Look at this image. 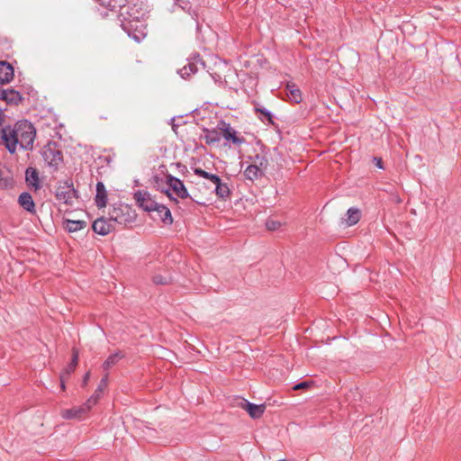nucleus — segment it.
Segmentation results:
<instances>
[{"instance_id": "3", "label": "nucleus", "mask_w": 461, "mask_h": 461, "mask_svg": "<svg viewBox=\"0 0 461 461\" xmlns=\"http://www.w3.org/2000/svg\"><path fill=\"white\" fill-rule=\"evenodd\" d=\"M44 162L54 171L58 170L63 162V155L59 146L55 141H49L41 150Z\"/></svg>"}, {"instance_id": "20", "label": "nucleus", "mask_w": 461, "mask_h": 461, "mask_svg": "<svg viewBox=\"0 0 461 461\" xmlns=\"http://www.w3.org/2000/svg\"><path fill=\"white\" fill-rule=\"evenodd\" d=\"M128 13L131 16H129L130 19L132 20H144L145 14L139 8H137L135 5L131 6L126 5L124 8L120 11L119 18L120 20L122 19V13Z\"/></svg>"}, {"instance_id": "34", "label": "nucleus", "mask_w": 461, "mask_h": 461, "mask_svg": "<svg viewBox=\"0 0 461 461\" xmlns=\"http://www.w3.org/2000/svg\"><path fill=\"white\" fill-rule=\"evenodd\" d=\"M256 164L258 165L261 170L263 171V168H266L267 166V159L265 157H259L258 155L256 156Z\"/></svg>"}, {"instance_id": "39", "label": "nucleus", "mask_w": 461, "mask_h": 461, "mask_svg": "<svg viewBox=\"0 0 461 461\" xmlns=\"http://www.w3.org/2000/svg\"><path fill=\"white\" fill-rule=\"evenodd\" d=\"M194 173L198 176H201L203 178H206L207 177V175L209 174L208 172H206L205 170L200 168V167H197V168H194Z\"/></svg>"}, {"instance_id": "17", "label": "nucleus", "mask_w": 461, "mask_h": 461, "mask_svg": "<svg viewBox=\"0 0 461 461\" xmlns=\"http://www.w3.org/2000/svg\"><path fill=\"white\" fill-rule=\"evenodd\" d=\"M95 204L98 208H104L107 204V192L103 182L96 184Z\"/></svg>"}, {"instance_id": "24", "label": "nucleus", "mask_w": 461, "mask_h": 461, "mask_svg": "<svg viewBox=\"0 0 461 461\" xmlns=\"http://www.w3.org/2000/svg\"><path fill=\"white\" fill-rule=\"evenodd\" d=\"M263 175V171L258 165H249L244 171V176L249 180H256Z\"/></svg>"}, {"instance_id": "27", "label": "nucleus", "mask_w": 461, "mask_h": 461, "mask_svg": "<svg viewBox=\"0 0 461 461\" xmlns=\"http://www.w3.org/2000/svg\"><path fill=\"white\" fill-rule=\"evenodd\" d=\"M86 226V222L85 221H73V220H66L65 228L68 232H75L84 229Z\"/></svg>"}, {"instance_id": "9", "label": "nucleus", "mask_w": 461, "mask_h": 461, "mask_svg": "<svg viewBox=\"0 0 461 461\" xmlns=\"http://www.w3.org/2000/svg\"><path fill=\"white\" fill-rule=\"evenodd\" d=\"M93 230L102 236L107 235L112 232L115 227L110 219H105L104 217L96 219L92 225Z\"/></svg>"}, {"instance_id": "4", "label": "nucleus", "mask_w": 461, "mask_h": 461, "mask_svg": "<svg viewBox=\"0 0 461 461\" xmlns=\"http://www.w3.org/2000/svg\"><path fill=\"white\" fill-rule=\"evenodd\" d=\"M166 178H167L166 183L169 188L165 190L164 193L167 194V196L171 201H174L176 203H178L177 198H176L172 195V193L170 192V190H172V192L178 198L185 199V198L189 197V193L182 180H180L179 178L173 176L171 175H167Z\"/></svg>"}, {"instance_id": "14", "label": "nucleus", "mask_w": 461, "mask_h": 461, "mask_svg": "<svg viewBox=\"0 0 461 461\" xmlns=\"http://www.w3.org/2000/svg\"><path fill=\"white\" fill-rule=\"evenodd\" d=\"M18 203L21 207H23L28 212L32 213V214H34L36 212L35 203H34L32 196L30 193L23 192L18 197Z\"/></svg>"}, {"instance_id": "11", "label": "nucleus", "mask_w": 461, "mask_h": 461, "mask_svg": "<svg viewBox=\"0 0 461 461\" xmlns=\"http://www.w3.org/2000/svg\"><path fill=\"white\" fill-rule=\"evenodd\" d=\"M201 62L202 65L204 63L202 61L199 54H195L192 59H188L187 65L184 66L181 69H179L178 73L183 78H186L191 75L197 72V63Z\"/></svg>"}, {"instance_id": "37", "label": "nucleus", "mask_w": 461, "mask_h": 461, "mask_svg": "<svg viewBox=\"0 0 461 461\" xmlns=\"http://www.w3.org/2000/svg\"><path fill=\"white\" fill-rule=\"evenodd\" d=\"M205 179H208L210 180L211 182H212L214 185L218 184L221 179L219 177V176L217 175H214V174H211L209 173L207 175V177Z\"/></svg>"}, {"instance_id": "1", "label": "nucleus", "mask_w": 461, "mask_h": 461, "mask_svg": "<svg viewBox=\"0 0 461 461\" xmlns=\"http://www.w3.org/2000/svg\"><path fill=\"white\" fill-rule=\"evenodd\" d=\"M35 137L36 130L33 124L27 120H21L14 126L3 127L0 131V144L11 154L15 153L18 145L22 149L32 150Z\"/></svg>"}, {"instance_id": "12", "label": "nucleus", "mask_w": 461, "mask_h": 461, "mask_svg": "<svg viewBox=\"0 0 461 461\" xmlns=\"http://www.w3.org/2000/svg\"><path fill=\"white\" fill-rule=\"evenodd\" d=\"M23 95L20 92L13 89V88H7L3 90L2 92V100L6 103V104L9 105H18L23 101Z\"/></svg>"}, {"instance_id": "28", "label": "nucleus", "mask_w": 461, "mask_h": 461, "mask_svg": "<svg viewBox=\"0 0 461 461\" xmlns=\"http://www.w3.org/2000/svg\"><path fill=\"white\" fill-rule=\"evenodd\" d=\"M78 350L77 348L72 349V358L70 363L67 366V367L63 370L62 373H65L67 376H69L74 370L76 369L78 363Z\"/></svg>"}, {"instance_id": "6", "label": "nucleus", "mask_w": 461, "mask_h": 461, "mask_svg": "<svg viewBox=\"0 0 461 461\" xmlns=\"http://www.w3.org/2000/svg\"><path fill=\"white\" fill-rule=\"evenodd\" d=\"M55 197L59 203L72 205L74 199L77 197V191L74 188L73 183L65 181L55 188Z\"/></svg>"}, {"instance_id": "30", "label": "nucleus", "mask_w": 461, "mask_h": 461, "mask_svg": "<svg viewBox=\"0 0 461 461\" xmlns=\"http://www.w3.org/2000/svg\"><path fill=\"white\" fill-rule=\"evenodd\" d=\"M99 399V393H94L86 400V402L84 404H82V407L84 409L86 408V413L92 409L94 405L97 403Z\"/></svg>"}, {"instance_id": "22", "label": "nucleus", "mask_w": 461, "mask_h": 461, "mask_svg": "<svg viewBox=\"0 0 461 461\" xmlns=\"http://www.w3.org/2000/svg\"><path fill=\"white\" fill-rule=\"evenodd\" d=\"M286 90L287 96L292 102L295 104H300L302 102L303 98L301 90L294 84L288 83L286 85Z\"/></svg>"}, {"instance_id": "33", "label": "nucleus", "mask_w": 461, "mask_h": 461, "mask_svg": "<svg viewBox=\"0 0 461 461\" xmlns=\"http://www.w3.org/2000/svg\"><path fill=\"white\" fill-rule=\"evenodd\" d=\"M107 381H108V375H105L104 377H103L99 383L98 387L95 391L94 393H99V397L101 396V393H103L104 389L107 386Z\"/></svg>"}, {"instance_id": "23", "label": "nucleus", "mask_w": 461, "mask_h": 461, "mask_svg": "<svg viewBox=\"0 0 461 461\" xmlns=\"http://www.w3.org/2000/svg\"><path fill=\"white\" fill-rule=\"evenodd\" d=\"M101 5L110 9L122 11L127 5V0H95Z\"/></svg>"}, {"instance_id": "41", "label": "nucleus", "mask_w": 461, "mask_h": 461, "mask_svg": "<svg viewBox=\"0 0 461 461\" xmlns=\"http://www.w3.org/2000/svg\"><path fill=\"white\" fill-rule=\"evenodd\" d=\"M69 376H67L65 373H61L59 379H60V387L62 390H65V382Z\"/></svg>"}, {"instance_id": "25", "label": "nucleus", "mask_w": 461, "mask_h": 461, "mask_svg": "<svg viewBox=\"0 0 461 461\" xmlns=\"http://www.w3.org/2000/svg\"><path fill=\"white\" fill-rule=\"evenodd\" d=\"M361 212L357 208L351 207L347 212V224L348 226H353L357 223L360 220Z\"/></svg>"}, {"instance_id": "19", "label": "nucleus", "mask_w": 461, "mask_h": 461, "mask_svg": "<svg viewBox=\"0 0 461 461\" xmlns=\"http://www.w3.org/2000/svg\"><path fill=\"white\" fill-rule=\"evenodd\" d=\"M154 212L158 213L162 222L167 225L172 224L173 218L171 212L166 205L158 203Z\"/></svg>"}, {"instance_id": "18", "label": "nucleus", "mask_w": 461, "mask_h": 461, "mask_svg": "<svg viewBox=\"0 0 461 461\" xmlns=\"http://www.w3.org/2000/svg\"><path fill=\"white\" fill-rule=\"evenodd\" d=\"M14 179L11 173L0 163V189L12 188Z\"/></svg>"}, {"instance_id": "32", "label": "nucleus", "mask_w": 461, "mask_h": 461, "mask_svg": "<svg viewBox=\"0 0 461 461\" xmlns=\"http://www.w3.org/2000/svg\"><path fill=\"white\" fill-rule=\"evenodd\" d=\"M281 226H282V223L279 221H276V220H273V219H268L266 221V228L268 230H271V231L278 230Z\"/></svg>"}, {"instance_id": "42", "label": "nucleus", "mask_w": 461, "mask_h": 461, "mask_svg": "<svg viewBox=\"0 0 461 461\" xmlns=\"http://www.w3.org/2000/svg\"><path fill=\"white\" fill-rule=\"evenodd\" d=\"M374 161L375 163V166L378 167V168H383V160L381 158H376L375 157L374 158Z\"/></svg>"}, {"instance_id": "16", "label": "nucleus", "mask_w": 461, "mask_h": 461, "mask_svg": "<svg viewBox=\"0 0 461 461\" xmlns=\"http://www.w3.org/2000/svg\"><path fill=\"white\" fill-rule=\"evenodd\" d=\"M86 414V408L81 406L73 407L71 409L64 410L61 411L62 418L66 420L77 419L81 420Z\"/></svg>"}, {"instance_id": "44", "label": "nucleus", "mask_w": 461, "mask_h": 461, "mask_svg": "<svg viewBox=\"0 0 461 461\" xmlns=\"http://www.w3.org/2000/svg\"><path fill=\"white\" fill-rule=\"evenodd\" d=\"M111 117V114L109 113H106L105 114H100V119L102 120H108Z\"/></svg>"}, {"instance_id": "10", "label": "nucleus", "mask_w": 461, "mask_h": 461, "mask_svg": "<svg viewBox=\"0 0 461 461\" xmlns=\"http://www.w3.org/2000/svg\"><path fill=\"white\" fill-rule=\"evenodd\" d=\"M240 407L247 411L249 415L254 420L259 419L266 411L265 404H255L247 400H243L240 402Z\"/></svg>"}, {"instance_id": "7", "label": "nucleus", "mask_w": 461, "mask_h": 461, "mask_svg": "<svg viewBox=\"0 0 461 461\" xmlns=\"http://www.w3.org/2000/svg\"><path fill=\"white\" fill-rule=\"evenodd\" d=\"M218 130L221 131V137L226 141L225 145L232 143L236 146H240L246 142L244 137L240 136V133L231 127L230 123L221 120L218 122Z\"/></svg>"}, {"instance_id": "31", "label": "nucleus", "mask_w": 461, "mask_h": 461, "mask_svg": "<svg viewBox=\"0 0 461 461\" xmlns=\"http://www.w3.org/2000/svg\"><path fill=\"white\" fill-rule=\"evenodd\" d=\"M255 112L260 113L262 115H264L265 120H267L269 124H274L273 116L269 110L255 106Z\"/></svg>"}, {"instance_id": "36", "label": "nucleus", "mask_w": 461, "mask_h": 461, "mask_svg": "<svg viewBox=\"0 0 461 461\" xmlns=\"http://www.w3.org/2000/svg\"><path fill=\"white\" fill-rule=\"evenodd\" d=\"M153 282L156 284V285H166L167 282L166 280L165 277H163L162 276L160 275H157V276H153Z\"/></svg>"}, {"instance_id": "8", "label": "nucleus", "mask_w": 461, "mask_h": 461, "mask_svg": "<svg viewBox=\"0 0 461 461\" xmlns=\"http://www.w3.org/2000/svg\"><path fill=\"white\" fill-rule=\"evenodd\" d=\"M136 204L146 212H153L158 204L150 194L145 190H138L134 193Z\"/></svg>"}, {"instance_id": "21", "label": "nucleus", "mask_w": 461, "mask_h": 461, "mask_svg": "<svg viewBox=\"0 0 461 461\" xmlns=\"http://www.w3.org/2000/svg\"><path fill=\"white\" fill-rule=\"evenodd\" d=\"M25 180L29 185L34 187L35 190L40 188L39 173L34 167H28L25 171Z\"/></svg>"}, {"instance_id": "38", "label": "nucleus", "mask_w": 461, "mask_h": 461, "mask_svg": "<svg viewBox=\"0 0 461 461\" xmlns=\"http://www.w3.org/2000/svg\"><path fill=\"white\" fill-rule=\"evenodd\" d=\"M205 179H208L210 180L211 182H212L214 185L218 184L221 179L219 177V176L217 175H214V174H211L209 173L207 175V177Z\"/></svg>"}, {"instance_id": "40", "label": "nucleus", "mask_w": 461, "mask_h": 461, "mask_svg": "<svg viewBox=\"0 0 461 461\" xmlns=\"http://www.w3.org/2000/svg\"><path fill=\"white\" fill-rule=\"evenodd\" d=\"M5 110V108H2L0 106V131L3 130V127H4L3 124H4L5 117H6L5 114L4 113Z\"/></svg>"}, {"instance_id": "2", "label": "nucleus", "mask_w": 461, "mask_h": 461, "mask_svg": "<svg viewBox=\"0 0 461 461\" xmlns=\"http://www.w3.org/2000/svg\"><path fill=\"white\" fill-rule=\"evenodd\" d=\"M128 13H122L121 26L129 37L140 42L147 35V24L144 20H132Z\"/></svg>"}, {"instance_id": "35", "label": "nucleus", "mask_w": 461, "mask_h": 461, "mask_svg": "<svg viewBox=\"0 0 461 461\" xmlns=\"http://www.w3.org/2000/svg\"><path fill=\"white\" fill-rule=\"evenodd\" d=\"M312 384V382L303 381L301 382L294 386V390H301L308 388Z\"/></svg>"}, {"instance_id": "5", "label": "nucleus", "mask_w": 461, "mask_h": 461, "mask_svg": "<svg viewBox=\"0 0 461 461\" xmlns=\"http://www.w3.org/2000/svg\"><path fill=\"white\" fill-rule=\"evenodd\" d=\"M109 219L114 226L116 223L120 225H126L127 223L134 221L135 215L131 209L127 205H120L118 207H113L109 212Z\"/></svg>"}, {"instance_id": "43", "label": "nucleus", "mask_w": 461, "mask_h": 461, "mask_svg": "<svg viewBox=\"0 0 461 461\" xmlns=\"http://www.w3.org/2000/svg\"><path fill=\"white\" fill-rule=\"evenodd\" d=\"M90 378V373L87 372L83 377V385H86Z\"/></svg>"}, {"instance_id": "13", "label": "nucleus", "mask_w": 461, "mask_h": 461, "mask_svg": "<svg viewBox=\"0 0 461 461\" xmlns=\"http://www.w3.org/2000/svg\"><path fill=\"white\" fill-rule=\"evenodd\" d=\"M14 76L13 66L7 61H0V85L10 83Z\"/></svg>"}, {"instance_id": "29", "label": "nucleus", "mask_w": 461, "mask_h": 461, "mask_svg": "<svg viewBox=\"0 0 461 461\" xmlns=\"http://www.w3.org/2000/svg\"><path fill=\"white\" fill-rule=\"evenodd\" d=\"M215 193L216 195L221 199L228 197L230 194L228 185L222 183L221 180L215 185Z\"/></svg>"}, {"instance_id": "26", "label": "nucleus", "mask_w": 461, "mask_h": 461, "mask_svg": "<svg viewBox=\"0 0 461 461\" xmlns=\"http://www.w3.org/2000/svg\"><path fill=\"white\" fill-rule=\"evenodd\" d=\"M124 355L121 351H117L112 355H110L107 359L103 364V368L104 370H109L113 366H115L120 359H122Z\"/></svg>"}, {"instance_id": "45", "label": "nucleus", "mask_w": 461, "mask_h": 461, "mask_svg": "<svg viewBox=\"0 0 461 461\" xmlns=\"http://www.w3.org/2000/svg\"><path fill=\"white\" fill-rule=\"evenodd\" d=\"M3 90H4V89H2V88L0 87V100H2V92H3Z\"/></svg>"}, {"instance_id": "15", "label": "nucleus", "mask_w": 461, "mask_h": 461, "mask_svg": "<svg viewBox=\"0 0 461 461\" xmlns=\"http://www.w3.org/2000/svg\"><path fill=\"white\" fill-rule=\"evenodd\" d=\"M203 140L206 144L213 145L219 143L221 139V131L218 130V126L215 129H203Z\"/></svg>"}]
</instances>
